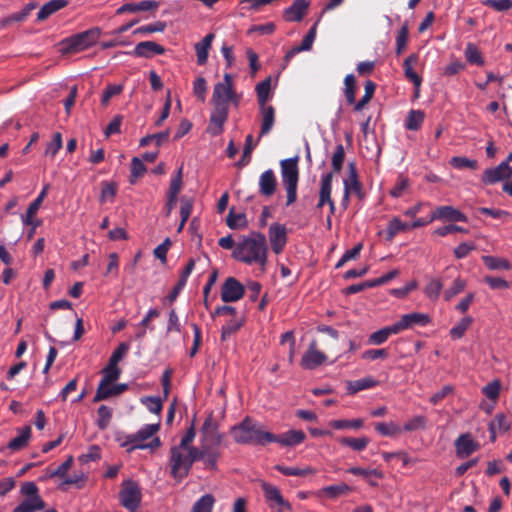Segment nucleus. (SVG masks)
Segmentation results:
<instances>
[{"label":"nucleus","mask_w":512,"mask_h":512,"mask_svg":"<svg viewBox=\"0 0 512 512\" xmlns=\"http://www.w3.org/2000/svg\"><path fill=\"white\" fill-rule=\"evenodd\" d=\"M141 402L147 407V409L154 414H160L163 405L162 400L159 397L146 396L141 398Z\"/></svg>","instance_id":"nucleus-61"},{"label":"nucleus","mask_w":512,"mask_h":512,"mask_svg":"<svg viewBox=\"0 0 512 512\" xmlns=\"http://www.w3.org/2000/svg\"><path fill=\"white\" fill-rule=\"evenodd\" d=\"M418 59V54L413 53L406 57L403 62L404 75L414 84L417 90H419L421 86L422 78L413 70V65L418 63Z\"/></svg>","instance_id":"nucleus-23"},{"label":"nucleus","mask_w":512,"mask_h":512,"mask_svg":"<svg viewBox=\"0 0 512 512\" xmlns=\"http://www.w3.org/2000/svg\"><path fill=\"white\" fill-rule=\"evenodd\" d=\"M165 48L154 41L139 42L132 54L136 57L151 58L153 55H163Z\"/></svg>","instance_id":"nucleus-20"},{"label":"nucleus","mask_w":512,"mask_h":512,"mask_svg":"<svg viewBox=\"0 0 512 512\" xmlns=\"http://www.w3.org/2000/svg\"><path fill=\"white\" fill-rule=\"evenodd\" d=\"M130 349V345L127 342L120 343L117 348L113 351L109 358L108 363L118 366V363L125 357Z\"/></svg>","instance_id":"nucleus-59"},{"label":"nucleus","mask_w":512,"mask_h":512,"mask_svg":"<svg viewBox=\"0 0 512 512\" xmlns=\"http://www.w3.org/2000/svg\"><path fill=\"white\" fill-rule=\"evenodd\" d=\"M230 434L238 444L265 446L273 440L272 433L262 430V426L249 416L231 428Z\"/></svg>","instance_id":"nucleus-3"},{"label":"nucleus","mask_w":512,"mask_h":512,"mask_svg":"<svg viewBox=\"0 0 512 512\" xmlns=\"http://www.w3.org/2000/svg\"><path fill=\"white\" fill-rule=\"evenodd\" d=\"M512 176V168L507 161L501 162L498 166L486 169L482 176V182L485 185L495 184L501 180Z\"/></svg>","instance_id":"nucleus-11"},{"label":"nucleus","mask_w":512,"mask_h":512,"mask_svg":"<svg viewBox=\"0 0 512 512\" xmlns=\"http://www.w3.org/2000/svg\"><path fill=\"white\" fill-rule=\"evenodd\" d=\"M197 457V448L171 447L169 456L171 476L178 482L182 481L189 475L193 463L197 461Z\"/></svg>","instance_id":"nucleus-4"},{"label":"nucleus","mask_w":512,"mask_h":512,"mask_svg":"<svg viewBox=\"0 0 512 512\" xmlns=\"http://www.w3.org/2000/svg\"><path fill=\"white\" fill-rule=\"evenodd\" d=\"M344 95L349 104L355 103V95H356V79L353 74L346 75L344 79Z\"/></svg>","instance_id":"nucleus-46"},{"label":"nucleus","mask_w":512,"mask_h":512,"mask_svg":"<svg viewBox=\"0 0 512 512\" xmlns=\"http://www.w3.org/2000/svg\"><path fill=\"white\" fill-rule=\"evenodd\" d=\"M433 221L446 223L467 222L468 218L458 209L452 206H439L431 211L429 218L425 221L415 220L413 224H428Z\"/></svg>","instance_id":"nucleus-6"},{"label":"nucleus","mask_w":512,"mask_h":512,"mask_svg":"<svg viewBox=\"0 0 512 512\" xmlns=\"http://www.w3.org/2000/svg\"><path fill=\"white\" fill-rule=\"evenodd\" d=\"M276 177L273 170L264 171L259 177V192L261 195L270 197L276 191Z\"/></svg>","instance_id":"nucleus-21"},{"label":"nucleus","mask_w":512,"mask_h":512,"mask_svg":"<svg viewBox=\"0 0 512 512\" xmlns=\"http://www.w3.org/2000/svg\"><path fill=\"white\" fill-rule=\"evenodd\" d=\"M450 164H451V166H453L456 169L469 168V169L475 170L478 167V162L476 160L468 159V158L462 157V156L452 157L450 160Z\"/></svg>","instance_id":"nucleus-56"},{"label":"nucleus","mask_w":512,"mask_h":512,"mask_svg":"<svg viewBox=\"0 0 512 512\" xmlns=\"http://www.w3.org/2000/svg\"><path fill=\"white\" fill-rule=\"evenodd\" d=\"M442 288L443 284L441 280L438 278H434L431 279L429 283L426 285L424 293L429 299L436 300L438 299Z\"/></svg>","instance_id":"nucleus-53"},{"label":"nucleus","mask_w":512,"mask_h":512,"mask_svg":"<svg viewBox=\"0 0 512 512\" xmlns=\"http://www.w3.org/2000/svg\"><path fill=\"white\" fill-rule=\"evenodd\" d=\"M113 396H117L114 386L109 383H99L96 393L93 397V402L97 403L103 400H107Z\"/></svg>","instance_id":"nucleus-41"},{"label":"nucleus","mask_w":512,"mask_h":512,"mask_svg":"<svg viewBox=\"0 0 512 512\" xmlns=\"http://www.w3.org/2000/svg\"><path fill=\"white\" fill-rule=\"evenodd\" d=\"M491 217L493 219H496V220H500L502 222H510L511 219V215L504 211V210H500V209H490V208H478L477 210H475V217L478 219V220H484V218L482 217Z\"/></svg>","instance_id":"nucleus-33"},{"label":"nucleus","mask_w":512,"mask_h":512,"mask_svg":"<svg viewBox=\"0 0 512 512\" xmlns=\"http://www.w3.org/2000/svg\"><path fill=\"white\" fill-rule=\"evenodd\" d=\"M308 7V1L294 0L293 3L283 11V19L286 22H300L306 15Z\"/></svg>","instance_id":"nucleus-16"},{"label":"nucleus","mask_w":512,"mask_h":512,"mask_svg":"<svg viewBox=\"0 0 512 512\" xmlns=\"http://www.w3.org/2000/svg\"><path fill=\"white\" fill-rule=\"evenodd\" d=\"M68 5L67 0H50L45 3L37 13V20L44 21L52 14L63 9Z\"/></svg>","instance_id":"nucleus-28"},{"label":"nucleus","mask_w":512,"mask_h":512,"mask_svg":"<svg viewBox=\"0 0 512 512\" xmlns=\"http://www.w3.org/2000/svg\"><path fill=\"white\" fill-rule=\"evenodd\" d=\"M332 179H333L332 172H329L322 176L318 206H323L325 203H328L331 206V208L333 209L334 205H333V201L331 199Z\"/></svg>","instance_id":"nucleus-27"},{"label":"nucleus","mask_w":512,"mask_h":512,"mask_svg":"<svg viewBox=\"0 0 512 512\" xmlns=\"http://www.w3.org/2000/svg\"><path fill=\"white\" fill-rule=\"evenodd\" d=\"M345 159V150L342 144H338L331 159L333 172L339 173L342 170Z\"/></svg>","instance_id":"nucleus-54"},{"label":"nucleus","mask_w":512,"mask_h":512,"mask_svg":"<svg viewBox=\"0 0 512 512\" xmlns=\"http://www.w3.org/2000/svg\"><path fill=\"white\" fill-rule=\"evenodd\" d=\"M268 237L271 249L275 254H280L287 244V231L285 226H270Z\"/></svg>","instance_id":"nucleus-12"},{"label":"nucleus","mask_w":512,"mask_h":512,"mask_svg":"<svg viewBox=\"0 0 512 512\" xmlns=\"http://www.w3.org/2000/svg\"><path fill=\"white\" fill-rule=\"evenodd\" d=\"M282 184L287 192L286 206L293 204L297 199L299 180L298 157L281 160Z\"/></svg>","instance_id":"nucleus-5"},{"label":"nucleus","mask_w":512,"mask_h":512,"mask_svg":"<svg viewBox=\"0 0 512 512\" xmlns=\"http://www.w3.org/2000/svg\"><path fill=\"white\" fill-rule=\"evenodd\" d=\"M255 91L257 94L259 106L267 105L266 103L271 96V77L269 76L263 81L259 82L255 87Z\"/></svg>","instance_id":"nucleus-35"},{"label":"nucleus","mask_w":512,"mask_h":512,"mask_svg":"<svg viewBox=\"0 0 512 512\" xmlns=\"http://www.w3.org/2000/svg\"><path fill=\"white\" fill-rule=\"evenodd\" d=\"M424 117L425 114L423 111L413 109L410 110L405 121L406 129L411 131H417L422 126Z\"/></svg>","instance_id":"nucleus-40"},{"label":"nucleus","mask_w":512,"mask_h":512,"mask_svg":"<svg viewBox=\"0 0 512 512\" xmlns=\"http://www.w3.org/2000/svg\"><path fill=\"white\" fill-rule=\"evenodd\" d=\"M169 134H170V132L167 129L166 131H163V132L146 135L145 137L141 138L140 146L144 147V146L149 145L151 142H155L156 146L159 147L164 142L168 141Z\"/></svg>","instance_id":"nucleus-47"},{"label":"nucleus","mask_w":512,"mask_h":512,"mask_svg":"<svg viewBox=\"0 0 512 512\" xmlns=\"http://www.w3.org/2000/svg\"><path fill=\"white\" fill-rule=\"evenodd\" d=\"M18 431L19 435L10 440L7 444V448L12 451H19L26 447L31 436V427L28 425L20 428Z\"/></svg>","instance_id":"nucleus-32"},{"label":"nucleus","mask_w":512,"mask_h":512,"mask_svg":"<svg viewBox=\"0 0 512 512\" xmlns=\"http://www.w3.org/2000/svg\"><path fill=\"white\" fill-rule=\"evenodd\" d=\"M316 26L317 23H315L308 31V33L304 36L301 45L292 47L284 56V67H286L291 59L296 56L301 51H309L313 45V42L316 37Z\"/></svg>","instance_id":"nucleus-17"},{"label":"nucleus","mask_w":512,"mask_h":512,"mask_svg":"<svg viewBox=\"0 0 512 512\" xmlns=\"http://www.w3.org/2000/svg\"><path fill=\"white\" fill-rule=\"evenodd\" d=\"M362 248H363V244L361 242H359L352 249L347 250L342 255L340 260L336 263L335 268L339 269L342 266H344L348 261L356 260L359 257Z\"/></svg>","instance_id":"nucleus-51"},{"label":"nucleus","mask_w":512,"mask_h":512,"mask_svg":"<svg viewBox=\"0 0 512 512\" xmlns=\"http://www.w3.org/2000/svg\"><path fill=\"white\" fill-rule=\"evenodd\" d=\"M145 171L146 167L143 164V161L138 157L132 158L130 182L134 183L137 178L141 177L145 173Z\"/></svg>","instance_id":"nucleus-63"},{"label":"nucleus","mask_w":512,"mask_h":512,"mask_svg":"<svg viewBox=\"0 0 512 512\" xmlns=\"http://www.w3.org/2000/svg\"><path fill=\"white\" fill-rule=\"evenodd\" d=\"M166 28V23L163 21H156L151 24L143 25L141 27L136 28L133 31V34H151L156 32H163Z\"/></svg>","instance_id":"nucleus-57"},{"label":"nucleus","mask_w":512,"mask_h":512,"mask_svg":"<svg viewBox=\"0 0 512 512\" xmlns=\"http://www.w3.org/2000/svg\"><path fill=\"white\" fill-rule=\"evenodd\" d=\"M466 287V281L461 277H457L451 287L444 292V299L450 301L454 296L463 292Z\"/></svg>","instance_id":"nucleus-55"},{"label":"nucleus","mask_w":512,"mask_h":512,"mask_svg":"<svg viewBox=\"0 0 512 512\" xmlns=\"http://www.w3.org/2000/svg\"><path fill=\"white\" fill-rule=\"evenodd\" d=\"M62 145V134L60 132H56L53 135L52 141L46 147L45 155L51 156L52 158L55 157L59 150L62 148Z\"/></svg>","instance_id":"nucleus-60"},{"label":"nucleus","mask_w":512,"mask_h":512,"mask_svg":"<svg viewBox=\"0 0 512 512\" xmlns=\"http://www.w3.org/2000/svg\"><path fill=\"white\" fill-rule=\"evenodd\" d=\"M243 326L242 320L231 319L221 329V340L226 341L232 334L237 332Z\"/></svg>","instance_id":"nucleus-58"},{"label":"nucleus","mask_w":512,"mask_h":512,"mask_svg":"<svg viewBox=\"0 0 512 512\" xmlns=\"http://www.w3.org/2000/svg\"><path fill=\"white\" fill-rule=\"evenodd\" d=\"M473 318L471 316L463 317L460 322L450 329V336L453 339H460L464 336L467 329L472 325Z\"/></svg>","instance_id":"nucleus-43"},{"label":"nucleus","mask_w":512,"mask_h":512,"mask_svg":"<svg viewBox=\"0 0 512 512\" xmlns=\"http://www.w3.org/2000/svg\"><path fill=\"white\" fill-rule=\"evenodd\" d=\"M46 507V503L42 497L36 498H24L12 512H37L43 510Z\"/></svg>","instance_id":"nucleus-30"},{"label":"nucleus","mask_w":512,"mask_h":512,"mask_svg":"<svg viewBox=\"0 0 512 512\" xmlns=\"http://www.w3.org/2000/svg\"><path fill=\"white\" fill-rule=\"evenodd\" d=\"M74 462V458L70 455L61 465H59L55 470H47V474L45 478H65L68 470L72 467Z\"/></svg>","instance_id":"nucleus-45"},{"label":"nucleus","mask_w":512,"mask_h":512,"mask_svg":"<svg viewBox=\"0 0 512 512\" xmlns=\"http://www.w3.org/2000/svg\"><path fill=\"white\" fill-rule=\"evenodd\" d=\"M101 35V30L94 27L75 34L65 40L66 49L68 51H82L95 44Z\"/></svg>","instance_id":"nucleus-7"},{"label":"nucleus","mask_w":512,"mask_h":512,"mask_svg":"<svg viewBox=\"0 0 512 512\" xmlns=\"http://www.w3.org/2000/svg\"><path fill=\"white\" fill-rule=\"evenodd\" d=\"M120 502L130 512H136L141 502V492L138 485L132 480L123 483L120 492Z\"/></svg>","instance_id":"nucleus-8"},{"label":"nucleus","mask_w":512,"mask_h":512,"mask_svg":"<svg viewBox=\"0 0 512 512\" xmlns=\"http://www.w3.org/2000/svg\"><path fill=\"white\" fill-rule=\"evenodd\" d=\"M337 441L340 445L349 447L354 451L360 452L366 449L370 440L366 436H362L359 438L353 437H338Z\"/></svg>","instance_id":"nucleus-34"},{"label":"nucleus","mask_w":512,"mask_h":512,"mask_svg":"<svg viewBox=\"0 0 512 512\" xmlns=\"http://www.w3.org/2000/svg\"><path fill=\"white\" fill-rule=\"evenodd\" d=\"M430 323V317L424 313H409L401 316L400 320L395 322L399 333L415 325L426 326Z\"/></svg>","instance_id":"nucleus-15"},{"label":"nucleus","mask_w":512,"mask_h":512,"mask_svg":"<svg viewBox=\"0 0 512 512\" xmlns=\"http://www.w3.org/2000/svg\"><path fill=\"white\" fill-rule=\"evenodd\" d=\"M375 430L382 436L389 437L395 436L402 431V429L394 422H378L375 424Z\"/></svg>","instance_id":"nucleus-49"},{"label":"nucleus","mask_w":512,"mask_h":512,"mask_svg":"<svg viewBox=\"0 0 512 512\" xmlns=\"http://www.w3.org/2000/svg\"><path fill=\"white\" fill-rule=\"evenodd\" d=\"M377 385V381L371 377H366L354 381L347 382V390L349 394H355L359 391L373 388Z\"/></svg>","instance_id":"nucleus-36"},{"label":"nucleus","mask_w":512,"mask_h":512,"mask_svg":"<svg viewBox=\"0 0 512 512\" xmlns=\"http://www.w3.org/2000/svg\"><path fill=\"white\" fill-rule=\"evenodd\" d=\"M130 13L140 12V11H156L160 4L157 1L153 0H142L138 3H128Z\"/></svg>","instance_id":"nucleus-52"},{"label":"nucleus","mask_w":512,"mask_h":512,"mask_svg":"<svg viewBox=\"0 0 512 512\" xmlns=\"http://www.w3.org/2000/svg\"><path fill=\"white\" fill-rule=\"evenodd\" d=\"M182 178H183V166H181L175 176L171 179L169 190L167 193V202H166V210L167 214H169L172 209L176 206L177 196L182 188Z\"/></svg>","instance_id":"nucleus-13"},{"label":"nucleus","mask_w":512,"mask_h":512,"mask_svg":"<svg viewBox=\"0 0 512 512\" xmlns=\"http://www.w3.org/2000/svg\"><path fill=\"white\" fill-rule=\"evenodd\" d=\"M331 428L335 430H343V429H361L364 425V420L361 418L347 420V419H337L331 420L328 424Z\"/></svg>","instance_id":"nucleus-37"},{"label":"nucleus","mask_w":512,"mask_h":512,"mask_svg":"<svg viewBox=\"0 0 512 512\" xmlns=\"http://www.w3.org/2000/svg\"><path fill=\"white\" fill-rule=\"evenodd\" d=\"M273 440L270 443H278L287 447H294L304 442L306 435L302 430H288L281 435L272 433Z\"/></svg>","instance_id":"nucleus-14"},{"label":"nucleus","mask_w":512,"mask_h":512,"mask_svg":"<svg viewBox=\"0 0 512 512\" xmlns=\"http://www.w3.org/2000/svg\"><path fill=\"white\" fill-rule=\"evenodd\" d=\"M214 38V33H209L202 39L201 42L195 44L197 63L199 65H204L207 62L208 52L211 48Z\"/></svg>","instance_id":"nucleus-29"},{"label":"nucleus","mask_w":512,"mask_h":512,"mask_svg":"<svg viewBox=\"0 0 512 512\" xmlns=\"http://www.w3.org/2000/svg\"><path fill=\"white\" fill-rule=\"evenodd\" d=\"M112 419V409L106 405H101L97 410V426L100 430H105Z\"/></svg>","instance_id":"nucleus-44"},{"label":"nucleus","mask_w":512,"mask_h":512,"mask_svg":"<svg viewBox=\"0 0 512 512\" xmlns=\"http://www.w3.org/2000/svg\"><path fill=\"white\" fill-rule=\"evenodd\" d=\"M455 447L458 455L468 457L478 450L479 444L471 438L470 434H462L455 441Z\"/></svg>","instance_id":"nucleus-22"},{"label":"nucleus","mask_w":512,"mask_h":512,"mask_svg":"<svg viewBox=\"0 0 512 512\" xmlns=\"http://www.w3.org/2000/svg\"><path fill=\"white\" fill-rule=\"evenodd\" d=\"M233 76L225 73L223 81L214 85L211 97L213 110L210 115L209 130L212 135H219L224 130V124L229 116V99L234 92Z\"/></svg>","instance_id":"nucleus-2"},{"label":"nucleus","mask_w":512,"mask_h":512,"mask_svg":"<svg viewBox=\"0 0 512 512\" xmlns=\"http://www.w3.org/2000/svg\"><path fill=\"white\" fill-rule=\"evenodd\" d=\"M268 251L266 236L259 232H251L238 237L232 256L241 263L258 265L262 271H265L268 263Z\"/></svg>","instance_id":"nucleus-1"},{"label":"nucleus","mask_w":512,"mask_h":512,"mask_svg":"<svg viewBox=\"0 0 512 512\" xmlns=\"http://www.w3.org/2000/svg\"><path fill=\"white\" fill-rule=\"evenodd\" d=\"M490 440L496 441L497 433H505L510 429V422L507 417L502 414H496L494 419L489 423Z\"/></svg>","instance_id":"nucleus-25"},{"label":"nucleus","mask_w":512,"mask_h":512,"mask_svg":"<svg viewBox=\"0 0 512 512\" xmlns=\"http://www.w3.org/2000/svg\"><path fill=\"white\" fill-rule=\"evenodd\" d=\"M260 107L261 114V128L259 137L267 135L273 128L275 122V109L271 105H264Z\"/></svg>","instance_id":"nucleus-24"},{"label":"nucleus","mask_w":512,"mask_h":512,"mask_svg":"<svg viewBox=\"0 0 512 512\" xmlns=\"http://www.w3.org/2000/svg\"><path fill=\"white\" fill-rule=\"evenodd\" d=\"M253 149H254L253 136L251 134H249L246 136V139H245V147L243 150V155H242L241 159L237 162L236 165L239 167L246 166L250 162V158H251L250 155H251V152Z\"/></svg>","instance_id":"nucleus-62"},{"label":"nucleus","mask_w":512,"mask_h":512,"mask_svg":"<svg viewBox=\"0 0 512 512\" xmlns=\"http://www.w3.org/2000/svg\"><path fill=\"white\" fill-rule=\"evenodd\" d=\"M327 360V356L317 349L316 341L313 340L308 350L302 356L300 365L303 369L313 370L322 365Z\"/></svg>","instance_id":"nucleus-10"},{"label":"nucleus","mask_w":512,"mask_h":512,"mask_svg":"<svg viewBox=\"0 0 512 512\" xmlns=\"http://www.w3.org/2000/svg\"><path fill=\"white\" fill-rule=\"evenodd\" d=\"M197 461L202 460L205 468L210 470H217V462L220 457V452L217 448H212L209 445H202L197 448Z\"/></svg>","instance_id":"nucleus-19"},{"label":"nucleus","mask_w":512,"mask_h":512,"mask_svg":"<svg viewBox=\"0 0 512 512\" xmlns=\"http://www.w3.org/2000/svg\"><path fill=\"white\" fill-rule=\"evenodd\" d=\"M245 295V287L241 282L234 278L228 277L221 287V300L225 303L237 302Z\"/></svg>","instance_id":"nucleus-9"},{"label":"nucleus","mask_w":512,"mask_h":512,"mask_svg":"<svg viewBox=\"0 0 512 512\" xmlns=\"http://www.w3.org/2000/svg\"><path fill=\"white\" fill-rule=\"evenodd\" d=\"M261 487L267 501L290 508V504L283 499L280 490L276 486L263 482Z\"/></svg>","instance_id":"nucleus-31"},{"label":"nucleus","mask_w":512,"mask_h":512,"mask_svg":"<svg viewBox=\"0 0 512 512\" xmlns=\"http://www.w3.org/2000/svg\"><path fill=\"white\" fill-rule=\"evenodd\" d=\"M465 57L470 64H475L478 66H482L484 64V59L479 49L472 43L467 45L465 49Z\"/></svg>","instance_id":"nucleus-50"},{"label":"nucleus","mask_w":512,"mask_h":512,"mask_svg":"<svg viewBox=\"0 0 512 512\" xmlns=\"http://www.w3.org/2000/svg\"><path fill=\"white\" fill-rule=\"evenodd\" d=\"M350 491L351 487L345 483L326 486L322 489V492L329 498H337L341 495L348 494Z\"/></svg>","instance_id":"nucleus-48"},{"label":"nucleus","mask_w":512,"mask_h":512,"mask_svg":"<svg viewBox=\"0 0 512 512\" xmlns=\"http://www.w3.org/2000/svg\"><path fill=\"white\" fill-rule=\"evenodd\" d=\"M482 260L490 270H510L512 267L508 260L500 257L486 255L482 256Z\"/></svg>","instance_id":"nucleus-39"},{"label":"nucleus","mask_w":512,"mask_h":512,"mask_svg":"<svg viewBox=\"0 0 512 512\" xmlns=\"http://www.w3.org/2000/svg\"><path fill=\"white\" fill-rule=\"evenodd\" d=\"M102 378L99 383H109L113 384L115 381H117L120 378L121 375V369L112 364H107L106 367H104L101 371Z\"/></svg>","instance_id":"nucleus-42"},{"label":"nucleus","mask_w":512,"mask_h":512,"mask_svg":"<svg viewBox=\"0 0 512 512\" xmlns=\"http://www.w3.org/2000/svg\"><path fill=\"white\" fill-rule=\"evenodd\" d=\"M215 502L212 494H205L193 504L191 512H212Z\"/></svg>","instance_id":"nucleus-38"},{"label":"nucleus","mask_w":512,"mask_h":512,"mask_svg":"<svg viewBox=\"0 0 512 512\" xmlns=\"http://www.w3.org/2000/svg\"><path fill=\"white\" fill-rule=\"evenodd\" d=\"M500 389V381L494 380L482 388V393L490 400H496L499 397Z\"/></svg>","instance_id":"nucleus-64"},{"label":"nucleus","mask_w":512,"mask_h":512,"mask_svg":"<svg viewBox=\"0 0 512 512\" xmlns=\"http://www.w3.org/2000/svg\"><path fill=\"white\" fill-rule=\"evenodd\" d=\"M201 433L204 441L209 442L211 445H220L222 436L218 433V425L212 414L205 419L201 428Z\"/></svg>","instance_id":"nucleus-18"},{"label":"nucleus","mask_w":512,"mask_h":512,"mask_svg":"<svg viewBox=\"0 0 512 512\" xmlns=\"http://www.w3.org/2000/svg\"><path fill=\"white\" fill-rule=\"evenodd\" d=\"M396 334H399V331L397 325L394 323L370 334L367 342L370 345H381L386 342L390 336Z\"/></svg>","instance_id":"nucleus-26"}]
</instances>
